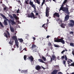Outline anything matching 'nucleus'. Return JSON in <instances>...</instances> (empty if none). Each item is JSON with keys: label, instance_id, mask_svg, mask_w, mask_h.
Instances as JSON below:
<instances>
[{"label": "nucleus", "instance_id": "f03ea898", "mask_svg": "<svg viewBox=\"0 0 74 74\" xmlns=\"http://www.w3.org/2000/svg\"><path fill=\"white\" fill-rule=\"evenodd\" d=\"M12 38L13 40H15L16 46L17 47V48L19 47V44H18V41L17 39V36L16 35L13 36L12 37Z\"/></svg>", "mask_w": 74, "mask_h": 74}, {"label": "nucleus", "instance_id": "a211bd4d", "mask_svg": "<svg viewBox=\"0 0 74 74\" xmlns=\"http://www.w3.org/2000/svg\"><path fill=\"white\" fill-rule=\"evenodd\" d=\"M4 25H5V26H7V25H8V24H7V20H4Z\"/></svg>", "mask_w": 74, "mask_h": 74}, {"label": "nucleus", "instance_id": "2f4dec72", "mask_svg": "<svg viewBox=\"0 0 74 74\" xmlns=\"http://www.w3.org/2000/svg\"><path fill=\"white\" fill-rule=\"evenodd\" d=\"M7 7H5L3 8V11H7Z\"/></svg>", "mask_w": 74, "mask_h": 74}, {"label": "nucleus", "instance_id": "9d476101", "mask_svg": "<svg viewBox=\"0 0 74 74\" xmlns=\"http://www.w3.org/2000/svg\"><path fill=\"white\" fill-rule=\"evenodd\" d=\"M35 69L37 70H40L41 69V67L40 66L38 65L35 67Z\"/></svg>", "mask_w": 74, "mask_h": 74}, {"label": "nucleus", "instance_id": "c756f323", "mask_svg": "<svg viewBox=\"0 0 74 74\" xmlns=\"http://www.w3.org/2000/svg\"><path fill=\"white\" fill-rule=\"evenodd\" d=\"M25 3L26 4H29V1L25 0Z\"/></svg>", "mask_w": 74, "mask_h": 74}, {"label": "nucleus", "instance_id": "f8f14e48", "mask_svg": "<svg viewBox=\"0 0 74 74\" xmlns=\"http://www.w3.org/2000/svg\"><path fill=\"white\" fill-rule=\"evenodd\" d=\"M58 71V70H55L51 73V74H56Z\"/></svg>", "mask_w": 74, "mask_h": 74}, {"label": "nucleus", "instance_id": "b1692460", "mask_svg": "<svg viewBox=\"0 0 74 74\" xmlns=\"http://www.w3.org/2000/svg\"><path fill=\"white\" fill-rule=\"evenodd\" d=\"M64 7L61 6V8H60L59 11H61V10H62V11H63V10H64Z\"/></svg>", "mask_w": 74, "mask_h": 74}, {"label": "nucleus", "instance_id": "aec40b11", "mask_svg": "<svg viewBox=\"0 0 74 74\" xmlns=\"http://www.w3.org/2000/svg\"><path fill=\"white\" fill-rule=\"evenodd\" d=\"M68 25L69 26H70V27H73V26H74V24H73L72 23H69Z\"/></svg>", "mask_w": 74, "mask_h": 74}, {"label": "nucleus", "instance_id": "c9c22d12", "mask_svg": "<svg viewBox=\"0 0 74 74\" xmlns=\"http://www.w3.org/2000/svg\"><path fill=\"white\" fill-rule=\"evenodd\" d=\"M54 46L55 47H56V48H58V47H59V45H57L54 44Z\"/></svg>", "mask_w": 74, "mask_h": 74}, {"label": "nucleus", "instance_id": "0e129e2a", "mask_svg": "<svg viewBox=\"0 0 74 74\" xmlns=\"http://www.w3.org/2000/svg\"><path fill=\"white\" fill-rule=\"evenodd\" d=\"M51 17H49L48 18V19H51Z\"/></svg>", "mask_w": 74, "mask_h": 74}, {"label": "nucleus", "instance_id": "864d4df0", "mask_svg": "<svg viewBox=\"0 0 74 74\" xmlns=\"http://www.w3.org/2000/svg\"><path fill=\"white\" fill-rule=\"evenodd\" d=\"M69 60L71 62H73V60H71L70 59H69Z\"/></svg>", "mask_w": 74, "mask_h": 74}, {"label": "nucleus", "instance_id": "f257e3e1", "mask_svg": "<svg viewBox=\"0 0 74 74\" xmlns=\"http://www.w3.org/2000/svg\"><path fill=\"white\" fill-rule=\"evenodd\" d=\"M0 15L1 16H2L3 18H4L6 21H8L9 23H11L12 25H14L16 24V22L14 21V20H13L11 19L9 20L6 18L5 16H4V15L3 14L1 13H0Z\"/></svg>", "mask_w": 74, "mask_h": 74}, {"label": "nucleus", "instance_id": "680f3d73", "mask_svg": "<svg viewBox=\"0 0 74 74\" xmlns=\"http://www.w3.org/2000/svg\"><path fill=\"white\" fill-rule=\"evenodd\" d=\"M34 2H35V3H36V1H37V0H34Z\"/></svg>", "mask_w": 74, "mask_h": 74}, {"label": "nucleus", "instance_id": "6e6552de", "mask_svg": "<svg viewBox=\"0 0 74 74\" xmlns=\"http://www.w3.org/2000/svg\"><path fill=\"white\" fill-rule=\"evenodd\" d=\"M55 16L59 18L60 16L59 15V13L57 12L54 13L53 15V17L54 18H55Z\"/></svg>", "mask_w": 74, "mask_h": 74}, {"label": "nucleus", "instance_id": "9b49d317", "mask_svg": "<svg viewBox=\"0 0 74 74\" xmlns=\"http://www.w3.org/2000/svg\"><path fill=\"white\" fill-rule=\"evenodd\" d=\"M69 15H66V16L65 17V21H67V20H68L69 19Z\"/></svg>", "mask_w": 74, "mask_h": 74}, {"label": "nucleus", "instance_id": "052dcab7", "mask_svg": "<svg viewBox=\"0 0 74 74\" xmlns=\"http://www.w3.org/2000/svg\"><path fill=\"white\" fill-rule=\"evenodd\" d=\"M42 68L43 69V70H45V68L43 67H42Z\"/></svg>", "mask_w": 74, "mask_h": 74}, {"label": "nucleus", "instance_id": "ddd939ff", "mask_svg": "<svg viewBox=\"0 0 74 74\" xmlns=\"http://www.w3.org/2000/svg\"><path fill=\"white\" fill-rule=\"evenodd\" d=\"M10 29L12 32H14V29L13 27H11V25L10 26Z\"/></svg>", "mask_w": 74, "mask_h": 74}, {"label": "nucleus", "instance_id": "3c124183", "mask_svg": "<svg viewBox=\"0 0 74 74\" xmlns=\"http://www.w3.org/2000/svg\"><path fill=\"white\" fill-rule=\"evenodd\" d=\"M58 74H62V73L60 72H58Z\"/></svg>", "mask_w": 74, "mask_h": 74}, {"label": "nucleus", "instance_id": "7c9ffc66", "mask_svg": "<svg viewBox=\"0 0 74 74\" xmlns=\"http://www.w3.org/2000/svg\"><path fill=\"white\" fill-rule=\"evenodd\" d=\"M31 14H32V15H33V19H35V18H36L37 17H34V14H33V12H32L31 13Z\"/></svg>", "mask_w": 74, "mask_h": 74}, {"label": "nucleus", "instance_id": "49530a36", "mask_svg": "<svg viewBox=\"0 0 74 74\" xmlns=\"http://www.w3.org/2000/svg\"><path fill=\"white\" fill-rule=\"evenodd\" d=\"M62 59H64V56H62Z\"/></svg>", "mask_w": 74, "mask_h": 74}, {"label": "nucleus", "instance_id": "5701e85b", "mask_svg": "<svg viewBox=\"0 0 74 74\" xmlns=\"http://www.w3.org/2000/svg\"><path fill=\"white\" fill-rule=\"evenodd\" d=\"M33 14H28V16L29 18H33Z\"/></svg>", "mask_w": 74, "mask_h": 74}, {"label": "nucleus", "instance_id": "37998d69", "mask_svg": "<svg viewBox=\"0 0 74 74\" xmlns=\"http://www.w3.org/2000/svg\"><path fill=\"white\" fill-rule=\"evenodd\" d=\"M22 49V47L21 46H20V48L19 49V51H21Z\"/></svg>", "mask_w": 74, "mask_h": 74}, {"label": "nucleus", "instance_id": "2eb2a0df", "mask_svg": "<svg viewBox=\"0 0 74 74\" xmlns=\"http://www.w3.org/2000/svg\"><path fill=\"white\" fill-rule=\"evenodd\" d=\"M47 25H45V24H44L42 26V27H43L44 28H45V29L46 30V29H47Z\"/></svg>", "mask_w": 74, "mask_h": 74}, {"label": "nucleus", "instance_id": "1a4fd4ad", "mask_svg": "<svg viewBox=\"0 0 74 74\" xmlns=\"http://www.w3.org/2000/svg\"><path fill=\"white\" fill-rule=\"evenodd\" d=\"M52 58H51V60L50 62H52V60H55V59L56 58V56H55L54 54L52 56Z\"/></svg>", "mask_w": 74, "mask_h": 74}, {"label": "nucleus", "instance_id": "13d9d810", "mask_svg": "<svg viewBox=\"0 0 74 74\" xmlns=\"http://www.w3.org/2000/svg\"><path fill=\"white\" fill-rule=\"evenodd\" d=\"M72 54H73V55H74V51L73 50V51L72 52Z\"/></svg>", "mask_w": 74, "mask_h": 74}, {"label": "nucleus", "instance_id": "e433bc0d", "mask_svg": "<svg viewBox=\"0 0 74 74\" xmlns=\"http://www.w3.org/2000/svg\"><path fill=\"white\" fill-rule=\"evenodd\" d=\"M36 3H37L38 4H40V1H39L38 0H37Z\"/></svg>", "mask_w": 74, "mask_h": 74}, {"label": "nucleus", "instance_id": "20e7f679", "mask_svg": "<svg viewBox=\"0 0 74 74\" xmlns=\"http://www.w3.org/2000/svg\"><path fill=\"white\" fill-rule=\"evenodd\" d=\"M50 10V8L48 7H47L46 10V15L47 17H48V16L49 15V10Z\"/></svg>", "mask_w": 74, "mask_h": 74}, {"label": "nucleus", "instance_id": "0eeeda50", "mask_svg": "<svg viewBox=\"0 0 74 74\" xmlns=\"http://www.w3.org/2000/svg\"><path fill=\"white\" fill-rule=\"evenodd\" d=\"M27 59L29 60H30L31 62H32L34 60V58H33V57L32 56H31L30 57H29Z\"/></svg>", "mask_w": 74, "mask_h": 74}, {"label": "nucleus", "instance_id": "72a5a7b5", "mask_svg": "<svg viewBox=\"0 0 74 74\" xmlns=\"http://www.w3.org/2000/svg\"><path fill=\"white\" fill-rule=\"evenodd\" d=\"M67 62H68V64H69L68 66L69 67L70 66H70V63H71V62H70L69 61H68Z\"/></svg>", "mask_w": 74, "mask_h": 74}, {"label": "nucleus", "instance_id": "6e6d98bb", "mask_svg": "<svg viewBox=\"0 0 74 74\" xmlns=\"http://www.w3.org/2000/svg\"><path fill=\"white\" fill-rule=\"evenodd\" d=\"M38 18H39V19H41V17H40V15H38Z\"/></svg>", "mask_w": 74, "mask_h": 74}, {"label": "nucleus", "instance_id": "393cba45", "mask_svg": "<svg viewBox=\"0 0 74 74\" xmlns=\"http://www.w3.org/2000/svg\"><path fill=\"white\" fill-rule=\"evenodd\" d=\"M36 47H37V46H36L35 45L33 44L32 45V48H35Z\"/></svg>", "mask_w": 74, "mask_h": 74}, {"label": "nucleus", "instance_id": "39448f33", "mask_svg": "<svg viewBox=\"0 0 74 74\" xmlns=\"http://www.w3.org/2000/svg\"><path fill=\"white\" fill-rule=\"evenodd\" d=\"M63 11L65 12L67 14L70 15V12H69V8L67 7H64V10H63Z\"/></svg>", "mask_w": 74, "mask_h": 74}, {"label": "nucleus", "instance_id": "5fc2aeb1", "mask_svg": "<svg viewBox=\"0 0 74 74\" xmlns=\"http://www.w3.org/2000/svg\"><path fill=\"white\" fill-rule=\"evenodd\" d=\"M46 56H49V55H48V53H47L46 54Z\"/></svg>", "mask_w": 74, "mask_h": 74}, {"label": "nucleus", "instance_id": "58836bf2", "mask_svg": "<svg viewBox=\"0 0 74 74\" xmlns=\"http://www.w3.org/2000/svg\"><path fill=\"white\" fill-rule=\"evenodd\" d=\"M31 6H32V7L33 8H36V6H35V5L33 4Z\"/></svg>", "mask_w": 74, "mask_h": 74}, {"label": "nucleus", "instance_id": "ea45409f", "mask_svg": "<svg viewBox=\"0 0 74 74\" xmlns=\"http://www.w3.org/2000/svg\"><path fill=\"white\" fill-rule=\"evenodd\" d=\"M48 46L49 47H50L51 45V42H49V43H48Z\"/></svg>", "mask_w": 74, "mask_h": 74}, {"label": "nucleus", "instance_id": "c85d7f7f", "mask_svg": "<svg viewBox=\"0 0 74 74\" xmlns=\"http://www.w3.org/2000/svg\"><path fill=\"white\" fill-rule=\"evenodd\" d=\"M42 58L43 60H44V61H45V62L46 61V58H45L44 57L42 56Z\"/></svg>", "mask_w": 74, "mask_h": 74}, {"label": "nucleus", "instance_id": "de8ad7c7", "mask_svg": "<svg viewBox=\"0 0 74 74\" xmlns=\"http://www.w3.org/2000/svg\"><path fill=\"white\" fill-rule=\"evenodd\" d=\"M51 37V36H47V37H46V38H49V37Z\"/></svg>", "mask_w": 74, "mask_h": 74}, {"label": "nucleus", "instance_id": "4c0bfd02", "mask_svg": "<svg viewBox=\"0 0 74 74\" xmlns=\"http://www.w3.org/2000/svg\"><path fill=\"white\" fill-rule=\"evenodd\" d=\"M0 24L1 25V26L2 27H4V26H3V25L2 24V23L1 22H0Z\"/></svg>", "mask_w": 74, "mask_h": 74}, {"label": "nucleus", "instance_id": "774afa93", "mask_svg": "<svg viewBox=\"0 0 74 74\" xmlns=\"http://www.w3.org/2000/svg\"><path fill=\"white\" fill-rule=\"evenodd\" d=\"M71 74H74V73H72Z\"/></svg>", "mask_w": 74, "mask_h": 74}, {"label": "nucleus", "instance_id": "412c9836", "mask_svg": "<svg viewBox=\"0 0 74 74\" xmlns=\"http://www.w3.org/2000/svg\"><path fill=\"white\" fill-rule=\"evenodd\" d=\"M70 46H71V47H74V43L73 42H71L70 43Z\"/></svg>", "mask_w": 74, "mask_h": 74}, {"label": "nucleus", "instance_id": "603ef678", "mask_svg": "<svg viewBox=\"0 0 74 74\" xmlns=\"http://www.w3.org/2000/svg\"><path fill=\"white\" fill-rule=\"evenodd\" d=\"M64 4H63V3L62 4V5H61V7H64Z\"/></svg>", "mask_w": 74, "mask_h": 74}, {"label": "nucleus", "instance_id": "8fccbe9b", "mask_svg": "<svg viewBox=\"0 0 74 74\" xmlns=\"http://www.w3.org/2000/svg\"><path fill=\"white\" fill-rule=\"evenodd\" d=\"M65 52V51L64 50L61 52V53H64Z\"/></svg>", "mask_w": 74, "mask_h": 74}, {"label": "nucleus", "instance_id": "bb28decb", "mask_svg": "<svg viewBox=\"0 0 74 74\" xmlns=\"http://www.w3.org/2000/svg\"><path fill=\"white\" fill-rule=\"evenodd\" d=\"M29 4L32 6L33 4V2L32 1H30Z\"/></svg>", "mask_w": 74, "mask_h": 74}, {"label": "nucleus", "instance_id": "cd10ccee", "mask_svg": "<svg viewBox=\"0 0 74 74\" xmlns=\"http://www.w3.org/2000/svg\"><path fill=\"white\" fill-rule=\"evenodd\" d=\"M70 66H73V67H74V62H73L72 63H71V64L69 65Z\"/></svg>", "mask_w": 74, "mask_h": 74}, {"label": "nucleus", "instance_id": "a19ab883", "mask_svg": "<svg viewBox=\"0 0 74 74\" xmlns=\"http://www.w3.org/2000/svg\"><path fill=\"white\" fill-rule=\"evenodd\" d=\"M65 60H67V56H66V55H65Z\"/></svg>", "mask_w": 74, "mask_h": 74}, {"label": "nucleus", "instance_id": "423d86ee", "mask_svg": "<svg viewBox=\"0 0 74 74\" xmlns=\"http://www.w3.org/2000/svg\"><path fill=\"white\" fill-rule=\"evenodd\" d=\"M6 32H5L4 33V36L5 37L7 38H8V37H9L10 38V33H9V32L7 30L6 31ZM7 33L8 35H7Z\"/></svg>", "mask_w": 74, "mask_h": 74}, {"label": "nucleus", "instance_id": "7ed1b4c3", "mask_svg": "<svg viewBox=\"0 0 74 74\" xmlns=\"http://www.w3.org/2000/svg\"><path fill=\"white\" fill-rule=\"evenodd\" d=\"M63 39L61 38L60 39L56 38V40H54L55 42H61L63 44H65V42L64 40H63Z\"/></svg>", "mask_w": 74, "mask_h": 74}, {"label": "nucleus", "instance_id": "4d7b16f0", "mask_svg": "<svg viewBox=\"0 0 74 74\" xmlns=\"http://www.w3.org/2000/svg\"><path fill=\"white\" fill-rule=\"evenodd\" d=\"M19 9H18L17 10V13H19Z\"/></svg>", "mask_w": 74, "mask_h": 74}, {"label": "nucleus", "instance_id": "c03bdc74", "mask_svg": "<svg viewBox=\"0 0 74 74\" xmlns=\"http://www.w3.org/2000/svg\"><path fill=\"white\" fill-rule=\"evenodd\" d=\"M23 50H25V51H27V50H26V49L25 48V49H24L23 50L21 51V52H23Z\"/></svg>", "mask_w": 74, "mask_h": 74}, {"label": "nucleus", "instance_id": "79ce46f5", "mask_svg": "<svg viewBox=\"0 0 74 74\" xmlns=\"http://www.w3.org/2000/svg\"><path fill=\"white\" fill-rule=\"evenodd\" d=\"M32 38L33 39V41H35L36 40V38L35 37H32Z\"/></svg>", "mask_w": 74, "mask_h": 74}, {"label": "nucleus", "instance_id": "e2e57ef3", "mask_svg": "<svg viewBox=\"0 0 74 74\" xmlns=\"http://www.w3.org/2000/svg\"><path fill=\"white\" fill-rule=\"evenodd\" d=\"M0 3H1V4H2V1H1L0 2Z\"/></svg>", "mask_w": 74, "mask_h": 74}, {"label": "nucleus", "instance_id": "69168bd1", "mask_svg": "<svg viewBox=\"0 0 74 74\" xmlns=\"http://www.w3.org/2000/svg\"><path fill=\"white\" fill-rule=\"evenodd\" d=\"M47 22H49V19H47Z\"/></svg>", "mask_w": 74, "mask_h": 74}, {"label": "nucleus", "instance_id": "dca6fc26", "mask_svg": "<svg viewBox=\"0 0 74 74\" xmlns=\"http://www.w3.org/2000/svg\"><path fill=\"white\" fill-rule=\"evenodd\" d=\"M38 61L39 62H40L41 63H45V62L43 61V60H42L40 59H38Z\"/></svg>", "mask_w": 74, "mask_h": 74}, {"label": "nucleus", "instance_id": "f704fd0d", "mask_svg": "<svg viewBox=\"0 0 74 74\" xmlns=\"http://www.w3.org/2000/svg\"><path fill=\"white\" fill-rule=\"evenodd\" d=\"M67 0H65L64 2L63 3V4H66V3H67Z\"/></svg>", "mask_w": 74, "mask_h": 74}, {"label": "nucleus", "instance_id": "09e8293b", "mask_svg": "<svg viewBox=\"0 0 74 74\" xmlns=\"http://www.w3.org/2000/svg\"><path fill=\"white\" fill-rule=\"evenodd\" d=\"M73 31H71L70 32V34H73Z\"/></svg>", "mask_w": 74, "mask_h": 74}, {"label": "nucleus", "instance_id": "6ab92c4d", "mask_svg": "<svg viewBox=\"0 0 74 74\" xmlns=\"http://www.w3.org/2000/svg\"><path fill=\"white\" fill-rule=\"evenodd\" d=\"M13 42H14V41L13 40H10L9 42V44H10V45H13Z\"/></svg>", "mask_w": 74, "mask_h": 74}, {"label": "nucleus", "instance_id": "4468645a", "mask_svg": "<svg viewBox=\"0 0 74 74\" xmlns=\"http://www.w3.org/2000/svg\"><path fill=\"white\" fill-rule=\"evenodd\" d=\"M61 26L62 28H65V26H66V24H64V23H62L61 25Z\"/></svg>", "mask_w": 74, "mask_h": 74}, {"label": "nucleus", "instance_id": "a18cd8bd", "mask_svg": "<svg viewBox=\"0 0 74 74\" xmlns=\"http://www.w3.org/2000/svg\"><path fill=\"white\" fill-rule=\"evenodd\" d=\"M17 2H18V3H19V4H21V1L18 0V1H17Z\"/></svg>", "mask_w": 74, "mask_h": 74}, {"label": "nucleus", "instance_id": "bf43d9fd", "mask_svg": "<svg viewBox=\"0 0 74 74\" xmlns=\"http://www.w3.org/2000/svg\"><path fill=\"white\" fill-rule=\"evenodd\" d=\"M36 15H38V13H36Z\"/></svg>", "mask_w": 74, "mask_h": 74}, {"label": "nucleus", "instance_id": "338daca9", "mask_svg": "<svg viewBox=\"0 0 74 74\" xmlns=\"http://www.w3.org/2000/svg\"><path fill=\"white\" fill-rule=\"evenodd\" d=\"M55 0H53V1H55Z\"/></svg>", "mask_w": 74, "mask_h": 74}, {"label": "nucleus", "instance_id": "4be33fe9", "mask_svg": "<svg viewBox=\"0 0 74 74\" xmlns=\"http://www.w3.org/2000/svg\"><path fill=\"white\" fill-rule=\"evenodd\" d=\"M13 16L14 17V18H15V19H17V16H16V14H14L13 15Z\"/></svg>", "mask_w": 74, "mask_h": 74}, {"label": "nucleus", "instance_id": "f3484780", "mask_svg": "<svg viewBox=\"0 0 74 74\" xmlns=\"http://www.w3.org/2000/svg\"><path fill=\"white\" fill-rule=\"evenodd\" d=\"M18 40H19V41L20 42H23V40L22 38H19L18 39Z\"/></svg>", "mask_w": 74, "mask_h": 74}, {"label": "nucleus", "instance_id": "a878e982", "mask_svg": "<svg viewBox=\"0 0 74 74\" xmlns=\"http://www.w3.org/2000/svg\"><path fill=\"white\" fill-rule=\"evenodd\" d=\"M26 58H27V56L26 55H24V60L25 61L26 60Z\"/></svg>", "mask_w": 74, "mask_h": 74}, {"label": "nucleus", "instance_id": "473e14b6", "mask_svg": "<svg viewBox=\"0 0 74 74\" xmlns=\"http://www.w3.org/2000/svg\"><path fill=\"white\" fill-rule=\"evenodd\" d=\"M63 63L64 65H65V67L66 66V61L64 60L63 62Z\"/></svg>", "mask_w": 74, "mask_h": 74}]
</instances>
